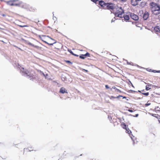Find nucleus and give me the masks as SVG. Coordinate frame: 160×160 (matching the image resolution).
<instances>
[{"label":"nucleus","instance_id":"nucleus-1","mask_svg":"<svg viewBox=\"0 0 160 160\" xmlns=\"http://www.w3.org/2000/svg\"><path fill=\"white\" fill-rule=\"evenodd\" d=\"M150 10L152 14L157 15L160 14V5L156 3L152 2L150 3Z\"/></svg>","mask_w":160,"mask_h":160},{"label":"nucleus","instance_id":"nucleus-2","mask_svg":"<svg viewBox=\"0 0 160 160\" xmlns=\"http://www.w3.org/2000/svg\"><path fill=\"white\" fill-rule=\"evenodd\" d=\"M20 72L22 75L27 77L30 80L33 78V75L31 72H30L23 68H21Z\"/></svg>","mask_w":160,"mask_h":160},{"label":"nucleus","instance_id":"nucleus-3","mask_svg":"<svg viewBox=\"0 0 160 160\" xmlns=\"http://www.w3.org/2000/svg\"><path fill=\"white\" fill-rule=\"evenodd\" d=\"M116 11L114 13L115 17H119L121 18L122 17V14L124 13V10L121 7H118L116 8Z\"/></svg>","mask_w":160,"mask_h":160},{"label":"nucleus","instance_id":"nucleus-4","mask_svg":"<svg viewBox=\"0 0 160 160\" xmlns=\"http://www.w3.org/2000/svg\"><path fill=\"white\" fill-rule=\"evenodd\" d=\"M19 4V7L25 9H28L30 11L32 10L31 7L29 5L24 3L21 1H20Z\"/></svg>","mask_w":160,"mask_h":160},{"label":"nucleus","instance_id":"nucleus-5","mask_svg":"<svg viewBox=\"0 0 160 160\" xmlns=\"http://www.w3.org/2000/svg\"><path fill=\"white\" fill-rule=\"evenodd\" d=\"M129 15L130 16L131 18L134 20L137 21L139 19L138 16L133 13H130L129 14Z\"/></svg>","mask_w":160,"mask_h":160},{"label":"nucleus","instance_id":"nucleus-6","mask_svg":"<svg viewBox=\"0 0 160 160\" xmlns=\"http://www.w3.org/2000/svg\"><path fill=\"white\" fill-rule=\"evenodd\" d=\"M107 5V9L113 10L115 8V5L112 3H108Z\"/></svg>","mask_w":160,"mask_h":160},{"label":"nucleus","instance_id":"nucleus-7","mask_svg":"<svg viewBox=\"0 0 160 160\" xmlns=\"http://www.w3.org/2000/svg\"><path fill=\"white\" fill-rule=\"evenodd\" d=\"M126 132L127 133H128V134H129L130 137H131V138L132 140L133 141V144H134V142L133 138H134V137L133 136L132 134H130V133H132L131 131L128 128H126Z\"/></svg>","mask_w":160,"mask_h":160},{"label":"nucleus","instance_id":"nucleus-8","mask_svg":"<svg viewBox=\"0 0 160 160\" xmlns=\"http://www.w3.org/2000/svg\"><path fill=\"white\" fill-rule=\"evenodd\" d=\"M99 5L102 7L104 9H107L106 6H107V4L108 3H105L104 2L101 1H99Z\"/></svg>","mask_w":160,"mask_h":160},{"label":"nucleus","instance_id":"nucleus-9","mask_svg":"<svg viewBox=\"0 0 160 160\" xmlns=\"http://www.w3.org/2000/svg\"><path fill=\"white\" fill-rule=\"evenodd\" d=\"M20 1L19 0H13V6L19 7Z\"/></svg>","mask_w":160,"mask_h":160},{"label":"nucleus","instance_id":"nucleus-10","mask_svg":"<svg viewBox=\"0 0 160 160\" xmlns=\"http://www.w3.org/2000/svg\"><path fill=\"white\" fill-rule=\"evenodd\" d=\"M149 16V13L148 12L146 11L143 14V18L144 20H146L148 18Z\"/></svg>","mask_w":160,"mask_h":160},{"label":"nucleus","instance_id":"nucleus-11","mask_svg":"<svg viewBox=\"0 0 160 160\" xmlns=\"http://www.w3.org/2000/svg\"><path fill=\"white\" fill-rule=\"evenodd\" d=\"M45 36H46L45 35H41V36L40 35V36H39V37L42 40V41H43V42H44L45 43H47V44H48V45H52L53 44L55 43L56 42H54L53 43H48V42H46L45 41H44L43 40V37H45Z\"/></svg>","mask_w":160,"mask_h":160},{"label":"nucleus","instance_id":"nucleus-12","mask_svg":"<svg viewBox=\"0 0 160 160\" xmlns=\"http://www.w3.org/2000/svg\"><path fill=\"white\" fill-rule=\"evenodd\" d=\"M59 92L62 94H64V93H68V92H67V90L66 89L63 88H61L60 89Z\"/></svg>","mask_w":160,"mask_h":160},{"label":"nucleus","instance_id":"nucleus-13","mask_svg":"<svg viewBox=\"0 0 160 160\" xmlns=\"http://www.w3.org/2000/svg\"><path fill=\"white\" fill-rule=\"evenodd\" d=\"M154 31L157 32H160V25L156 26L154 29Z\"/></svg>","mask_w":160,"mask_h":160},{"label":"nucleus","instance_id":"nucleus-14","mask_svg":"<svg viewBox=\"0 0 160 160\" xmlns=\"http://www.w3.org/2000/svg\"><path fill=\"white\" fill-rule=\"evenodd\" d=\"M138 1L136 0H131V4L132 5L135 6L138 4Z\"/></svg>","mask_w":160,"mask_h":160},{"label":"nucleus","instance_id":"nucleus-15","mask_svg":"<svg viewBox=\"0 0 160 160\" xmlns=\"http://www.w3.org/2000/svg\"><path fill=\"white\" fill-rule=\"evenodd\" d=\"M122 16L124 17V20L126 21H128L129 19V17L128 15H123ZM123 19H122V22H123Z\"/></svg>","mask_w":160,"mask_h":160},{"label":"nucleus","instance_id":"nucleus-16","mask_svg":"<svg viewBox=\"0 0 160 160\" xmlns=\"http://www.w3.org/2000/svg\"><path fill=\"white\" fill-rule=\"evenodd\" d=\"M27 43L28 45H31V46L32 47H33L35 48H37L39 49V48H40V47H39L38 46L35 45L34 44H32V43H31V42H28Z\"/></svg>","mask_w":160,"mask_h":160},{"label":"nucleus","instance_id":"nucleus-17","mask_svg":"<svg viewBox=\"0 0 160 160\" xmlns=\"http://www.w3.org/2000/svg\"><path fill=\"white\" fill-rule=\"evenodd\" d=\"M13 0H10L8 1H7L6 2V3L10 6H13L12 3Z\"/></svg>","mask_w":160,"mask_h":160},{"label":"nucleus","instance_id":"nucleus-18","mask_svg":"<svg viewBox=\"0 0 160 160\" xmlns=\"http://www.w3.org/2000/svg\"><path fill=\"white\" fill-rule=\"evenodd\" d=\"M119 97H122V96H121V95H119V96L116 97H114V96H111L110 97V99H111L112 98H119Z\"/></svg>","mask_w":160,"mask_h":160},{"label":"nucleus","instance_id":"nucleus-19","mask_svg":"<svg viewBox=\"0 0 160 160\" xmlns=\"http://www.w3.org/2000/svg\"><path fill=\"white\" fill-rule=\"evenodd\" d=\"M85 57L84 55V54H82L80 56V58L82 59H84L85 58Z\"/></svg>","mask_w":160,"mask_h":160},{"label":"nucleus","instance_id":"nucleus-20","mask_svg":"<svg viewBox=\"0 0 160 160\" xmlns=\"http://www.w3.org/2000/svg\"><path fill=\"white\" fill-rule=\"evenodd\" d=\"M126 61H127V63L128 64L131 65H132V66L133 65V63L132 62H128V61L127 60H126Z\"/></svg>","mask_w":160,"mask_h":160},{"label":"nucleus","instance_id":"nucleus-21","mask_svg":"<svg viewBox=\"0 0 160 160\" xmlns=\"http://www.w3.org/2000/svg\"><path fill=\"white\" fill-rule=\"evenodd\" d=\"M142 94L145 96H148L149 95V92L142 93Z\"/></svg>","mask_w":160,"mask_h":160},{"label":"nucleus","instance_id":"nucleus-22","mask_svg":"<svg viewBox=\"0 0 160 160\" xmlns=\"http://www.w3.org/2000/svg\"><path fill=\"white\" fill-rule=\"evenodd\" d=\"M48 75L47 74H45V76H44V77H45L47 79H49L50 78H49L48 77Z\"/></svg>","mask_w":160,"mask_h":160},{"label":"nucleus","instance_id":"nucleus-23","mask_svg":"<svg viewBox=\"0 0 160 160\" xmlns=\"http://www.w3.org/2000/svg\"><path fill=\"white\" fill-rule=\"evenodd\" d=\"M89 55H90L89 53H88V52H87L85 54H84V55L85 56V57H86V56L89 57Z\"/></svg>","mask_w":160,"mask_h":160},{"label":"nucleus","instance_id":"nucleus-24","mask_svg":"<svg viewBox=\"0 0 160 160\" xmlns=\"http://www.w3.org/2000/svg\"><path fill=\"white\" fill-rule=\"evenodd\" d=\"M151 89V88H149V87H148L147 86H146V89L147 90H149V89Z\"/></svg>","mask_w":160,"mask_h":160},{"label":"nucleus","instance_id":"nucleus-25","mask_svg":"<svg viewBox=\"0 0 160 160\" xmlns=\"http://www.w3.org/2000/svg\"><path fill=\"white\" fill-rule=\"evenodd\" d=\"M116 17H114V18H113V19H112V21H111V22H114L115 19H117V18H116Z\"/></svg>","mask_w":160,"mask_h":160},{"label":"nucleus","instance_id":"nucleus-26","mask_svg":"<svg viewBox=\"0 0 160 160\" xmlns=\"http://www.w3.org/2000/svg\"><path fill=\"white\" fill-rule=\"evenodd\" d=\"M122 128H125L126 129V128H127V127H126V125L124 124L123 125H122Z\"/></svg>","mask_w":160,"mask_h":160},{"label":"nucleus","instance_id":"nucleus-27","mask_svg":"<svg viewBox=\"0 0 160 160\" xmlns=\"http://www.w3.org/2000/svg\"><path fill=\"white\" fill-rule=\"evenodd\" d=\"M68 51H69L72 54H73V52H72V51H71V50H68Z\"/></svg>","mask_w":160,"mask_h":160},{"label":"nucleus","instance_id":"nucleus-28","mask_svg":"<svg viewBox=\"0 0 160 160\" xmlns=\"http://www.w3.org/2000/svg\"><path fill=\"white\" fill-rule=\"evenodd\" d=\"M105 88L106 89H109V86L108 85H106L105 86Z\"/></svg>","mask_w":160,"mask_h":160},{"label":"nucleus","instance_id":"nucleus-29","mask_svg":"<svg viewBox=\"0 0 160 160\" xmlns=\"http://www.w3.org/2000/svg\"><path fill=\"white\" fill-rule=\"evenodd\" d=\"M152 72H154V73L157 72V70H152Z\"/></svg>","mask_w":160,"mask_h":160},{"label":"nucleus","instance_id":"nucleus-30","mask_svg":"<svg viewBox=\"0 0 160 160\" xmlns=\"http://www.w3.org/2000/svg\"><path fill=\"white\" fill-rule=\"evenodd\" d=\"M66 62L70 64H72V63L69 61H66Z\"/></svg>","mask_w":160,"mask_h":160},{"label":"nucleus","instance_id":"nucleus-31","mask_svg":"<svg viewBox=\"0 0 160 160\" xmlns=\"http://www.w3.org/2000/svg\"><path fill=\"white\" fill-rule=\"evenodd\" d=\"M112 88L117 90V88H116V87L115 86H113L112 87Z\"/></svg>","mask_w":160,"mask_h":160},{"label":"nucleus","instance_id":"nucleus-32","mask_svg":"<svg viewBox=\"0 0 160 160\" xmlns=\"http://www.w3.org/2000/svg\"><path fill=\"white\" fill-rule=\"evenodd\" d=\"M19 26H20V27H22V28L27 27V26H26V25H24V26L20 25Z\"/></svg>","mask_w":160,"mask_h":160},{"label":"nucleus","instance_id":"nucleus-33","mask_svg":"<svg viewBox=\"0 0 160 160\" xmlns=\"http://www.w3.org/2000/svg\"><path fill=\"white\" fill-rule=\"evenodd\" d=\"M117 92H121V91L119 89H117Z\"/></svg>","mask_w":160,"mask_h":160},{"label":"nucleus","instance_id":"nucleus-34","mask_svg":"<svg viewBox=\"0 0 160 160\" xmlns=\"http://www.w3.org/2000/svg\"><path fill=\"white\" fill-rule=\"evenodd\" d=\"M91 1H92V2L95 3H96L97 2H96V0H91Z\"/></svg>","mask_w":160,"mask_h":160},{"label":"nucleus","instance_id":"nucleus-35","mask_svg":"<svg viewBox=\"0 0 160 160\" xmlns=\"http://www.w3.org/2000/svg\"><path fill=\"white\" fill-rule=\"evenodd\" d=\"M41 74L43 75L44 77L45 76V74H44L43 72H41Z\"/></svg>","mask_w":160,"mask_h":160},{"label":"nucleus","instance_id":"nucleus-36","mask_svg":"<svg viewBox=\"0 0 160 160\" xmlns=\"http://www.w3.org/2000/svg\"><path fill=\"white\" fill-rule=\"evenodd\" d=\"M128 111H129V112H133V111H132V110H130V109H128Z\"/></svg>","mask_w":160,"mask_h":160},{"label":"nucleus","instance_id":"nucleus-37","mask_svg":"<svg viewBox=\"0 0 160 160\" xmlns=\"http://www.w3.org/2000/svg\"><path fill=\"white\" fill-rule=\"evenodd\" d=\"M150 105V103H147L146 104V106H148L149 105Z\"/></svg>","mask_w":160,"mask_h":160},{"label":"nucleus","instance_id":"nucleus-38","mask_svg":"<svg viewBox=\"0 0 160 160\" xmlns=\"http://www.w3.org/2000/svg\"><path fill=\"white\" fill-rule=\"evenodd\" d=\"M53 19L54 20H56V18L55 17H53Z\"/></svg>","mask_w":160,"mask_h":160},{"label":"nucleus","instance_id":"nucleus-39","mask_svg":"<svg viewBox=\"0 0 160 160\" xmlns=\"http://www.w3.org/2000/svg\"><path fill=\"white\" fill-rule=\"evenodd\" d=\"M73 55L75 56H78V55H76V54H75L74 53H73V54H72Z\"/></svg>","mask_w":160,"mask_h":160},{"label":"nucleus","instance_id":"nucleus-40","mask_svg":"<svg viewBox=\"0 0 160 160\" xmlns=\"http://www.w3.org/2000/svg\"><path fill=\"white\" fill-rule=\"evenodd\" d=\"M157 72L160 73V70H157Z\"/></svg>","mask_w":160,"mask_h":160},{"label":"nucleus","instance_id":"nucleus-41","mask_svg":"<svg viewBox=\"0 0 160 160\" xmlns=\"http://www.w3.org/2000/svg\"><path fill=\"white\" fill-rule=\"evenodd\" d=\"M96 2H99V1H101V0H96Z\"/></svg>","mask_w":160,"mask_h":160},{"label":"nucleus","instance_id":"nucleus-42","mask_svg":"<svg viewBox=\"0 0 160 160\" xmlns=\"http://www.w3.org/2000/svg\"><path fill=\"white\" fill-rule=\"evenodd\" d=\"M121 0L123 2H126L127 1V0Z\"/></svg>","mask_w":160,"mask_h":160},{"label":"nucleus","instance_id":"nucleus-43","mask_svg":"<svg viewBox=\"0 0 160 160\" xmlns=\"http://www.w3.org/2000/svg\"><path fill=\"white\" fill-rule=\"evenodd\" d=\"M148 70V71H149V72H151H151H152V70L150 69H149V70Z\"/></svg>","mask_w":160,"mask_h":160},{"label":"nucleus","instance_id":"nucleus-44","mask_svg":"<svg viewBox=\"0 0 160 160\" xmlns=\"http://www.w3.org/2000/svg\"><path fill=\"white\" fill-rule=\"evenodd\" d=\"M28 149L29 151H30V152L33 150H31L29 149L28 148Z\"/></svg>","mask_w":160,"mask_h":160},{"label":"nucleus","instance_id":"nucleus-45","mask_svg":"<svg viewBox=\"0 0 160 160\" xmlns=\"http://www.w3.org/2000/svg\"><path fill=\"white\" fill-rule=\"evenodd\" d=\"M83 71H85L86 72H88V71L87 70H85L84 69H83Z\"/></svg>","mask_w":160,"mask_h":160},{"label":"nucleus","instance_id":"nucleus-46","mask_svg":"<svg viewBox=\"0 0 160 160\" xmlns=\"http://www.w3.org/2000/svg\"><path fill=\"white\" fill-rule=\"evenodd\" d=\"M122 97H123V98H126V97H122Z\"/></svg>","mask_w":160,"mask_h":160},{"label":"nucleus","instance_id":"nucleus-47","mask_svg":"<svg viewBox=\"0 0 160 160\" xmlns=\"http://www.w3.org/2000/svg\"><path fill=\"white\" fill-rule=\"evenodd\" d=\"M138 114H136V117H138Z\"/></svg>","mask_w":160,"mask_h":160},{"label":"nucleus","instance_id":"nucleus-48","mask_svg":"<svg viewBox=\"0 0 160 160\" xmlns=\"http://www.w3.org/2000/svg\"><path fill=\"white\" fill-rule=\"evenodd\" d=\"M148 84V86H150V85H151L149 84Z\"/></svg>","mask_w":160,"mask_h":160},{"label":"nucleus","instance_id":"nucleus-49","mask_svg":"<svg viewBox=\"0 0 160 160\" xmlns=\"http://www.w3.org/2000/svg\"><path fill=\"white\" fill-rule=\"evenodd\" d=\"M158 18L160 19V16H158Z\"/></svg>","mask_w":160,"mask_h":160},{"label":"nucleus","instance_id":"nucleus-50","mask_svg":"<svg viewBox=\"0 0 160 160\" xmlns=\"http://www.w3.org/2000/svg\"><path fill=\"white\" fill-rule=\"evenodd\" d=\"M50 39H51L52 40H54L53 39H52L51 38H50Z\"/></svg>","mask_w":160,"mask_h":160},{"label":"nucleus","instance_id":"nucleus-51","mask_svg":"<svg viewBox=\"0 0 160 160\" xmlns=\"http://www.w3.org/2000/svg\"><path fill=\"white\" fill-rule=\"evenodd\" d=\"M46 36V37H49V38H50V37H49L48 36Z\"/></svg>","mask_w":160,"mask_h":160},{"label":"nucleus","instance_id":"nucleus-52","mask_svg":"<svg viewBox=\"0 0 160 160\" xmlns=\"http://www.w3.org/2000/svg\"><path fill=\"white\" fill-rule=\"evenodd\" d=\"M36 10V9H35V8H34V9H33V10Z\"/></svg>","mask_w":160,"mask_h":160},{"label":"nucleus","instance_id":"nucleus-53","mask_svg":"<svg viewBox=\"0 0 160 160\" xmlns=\"http://www.w3.org/2000/svg\"><path fill=\"white\" fill-rule=\"evenodd\" d=\"M135 66H138V65H135Z\"/></svg>","mask_w":160,"mask_h":160},{"label":"nucleus","instance_id":"nucleus-54","mask_svg":"<svg viewBox=\"0 0 160 160\" xmlns=\"http://www.w3.org/2000/svg\"><path fill=\"white\" fill-rule=\"evenodd\" d=\"M130 82V83H131V84L132 85V83H131V82Z\"/></svg>","mask_w":160,"mask_h":160},{"label":"nucleus","instance_id":"nucleus-55","mask_svg":"<svg viewBox=\"0 0 160 160\" xmlns=\"http://www.w3.org/2000/svg\"><path fill=\"white\" fill-rule=\"evenodd\" d=\"M138 92H141V91H138Z\"/></svg>","mask_w":160,"mask_h":160},{"label":"nucleus","instance_id":"nucleus-56","mask_svg":"<svg viewBox=\"0 0 160 160\" xmlns=\"http://www.w3.org/2000/svg\"><path fill=\"white\" fill-rule=\"evenodd\" d=\"M145 83V84H146V83L145 82H144Z\"/></svg>","mask_w":160,"mask_h":160},{"label":"nucleus","instance_id":"nucleus-57","mask_svg":"<svg viewBox=\"0 0 160 160\" xmlns=\"http://www.w3.org/2000/svg\"><path fill=\"white\" fill-rule=\"evenodd\" d=\"M65 80V79L64 78V80H62V81H63V80Z\"/></svg>","mask_w":160,"mask_h":160},{"label":"nucleus","instance_id":"nucleus-58","mask_svg":"<svg viewBox=\"0 0 160 160\" xmlns=\"http://www.w3.org/2000/svg\"><path fill=\"white\" fill-rule=\"evenodd\" d=\"M152 116H154V115H153V114H152Z\"/></svg>","mask_w":160,"mask_h":160}]
</instances>
